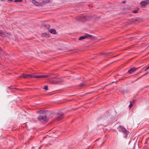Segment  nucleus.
Masks as SVG:
<instances>
[{"label":"nucleus","instance_id":"bb28decb","mask_svg":"<svg viewBox=\"0 0 149 149\" xmlns=\"http://www.w3.org/2000/svg\"><path fill=\"white\" fill-rule=\"evenodd\" d=\"M123 3H125V1H124V2H123Z\"/></svg>","mask_w":149,"mask_h":149},{"label":"nucleus","instance_id":"6ab92c4d","mask_svg":"<svg viewBox=\"0 0 149 149\" xmlns=\"http://www.w3.org/2000/svg\"><path fill=\"white\" fill-rule=\"evenodd\" d=\"M148 69H149V66L146 68L145 70V71H146L147 70H148Z\"/></svg>","mask_w":149,"mask_h":149},{"label":"nucleus","instance_id":"0eeeda50","mask_svg":"<svg viewBox=\"0 0 149 149\" xmlns=\"http://www.w3.org/2000/svg\"><path fill=\"white\" fill-rule=\"evenodd\" d=\"M58 115H59V116L57 117L56 118V120L57 121H58L61 120V116H63V114L62 113H61L60 114H59Z\"/></svg>","mask_w":149,"mask_h":149},{"label":"nucleus","instance_id":"ddd939ff","mask_svg":"<svg viewBox=\"0 0 149 149\" xmlns=\"http://www.w3.org/2000/svg\"><path fill=\"white\" fill-rule=\"evenodd\" d=\"M42 36L43 37H48V35L46 33H43L42 34Z\"/></svg>","mask_w":149,"mask_h":149},{"label":"nucleus","instance_id":"9d476101","mask_svg":"<svg viewBox=\"0 0 149 149\" xmlns=\"http://www.w3.org/2000/svg\"><path fill=\"white\" fill-rule=\"evenodd\" d=\"M146 0L145 1H142L140 3V5L142 6H144L147 4V3Z\"/></svg>","mask_w":149,"mask_h":149},{"label":"nucleus","instance_id":"9b49d317","mask_svg":"<svg viewBox=\"0 0 149 149\" xmlns=\"http://www.w3.org/2000/svg\"><path fill=\"white\" fill-rule=\"evenodd\" d=\"M49 32L55 34L56 33V31L54 29H51L50 30Z\"/></svg>","mask_w":149,"mask_h":149},{"label":"nucleus","instance_id":"39448f33","mask_svg":"<svg viewBox=\"0 0 149 149\" xmlns=\"http://www.w3.org/2000/svg\"><path fill=\"white\" fill-rule=\"evenodd\" d=\"M48 76L46 75H37V76H34L32 75V78H40L43 77H48Z\"/></svg>","mask_w":149,"mask_h":149},{"label":"nucleus","instance_id":"4be33fe9","mask_svg":"<svg viewBox=\"0 0 149 149\" xmlns=\"http://www.w3.org/2000/svg\"><path fill=\"white\" fill-rule=\"evenodd\" d=\"M82 17H81V18L80 19V20L81 21H84V20H83V19H82Z\"/></svg>","mask_w":149,"mask_h":149},{"label":"nucleus","instance_id":"cd10ccee","mask_svg":"<svg viewBox=\"0 0 149 149\" xmlns=\"http://www.w3.org/2000/svg\"><path fill=\"white\" fill-rule=\"evenodd\" d=\"M0 50H1V49L0 48Z\"/></svg>","mask_w":149,"mask_h":149},{"label":"nucleus","instance_id":"a211bd4d","mask_svg":"<svg viewBox=\"0 0 149 149\" xmlns=\"http://www.w3.org/2000/svg\"><path fill=\"white\" fill-rule=\"evenodd\" d=\"M138 12V10H134L133 11V12L134 13H137Z\"/></svg>","mask_w":149,"mask_h":149},{"label":"nucleus","instance_id":"6e6552de","mask_svg":"<svg viewBox=\"0 0 149 149\" xmlns=\"http://www.w3.org/2000/svg\"><path fill=\"white\" fill-rule=\"evenodd\" d=\"M62 82V80L61 79H60L59 80L56 81H52L51 82V83L53 84H57L58 83H60Z\"/></svg>","mask_w":149,"mask_h":149},{"label":"nucleus","instance_id":"f257e3e1","mask_svg":"<svg viewBox=\"0 0 149 149\" xmlns=\"http://www.w3.org/2000/svg\"><path fill=\"white\" fill-rule=\"evenodd\" d=\"M38 119L41 122L47 121L48 120L46 116L42 115L39 116L38 118Z\"/></svg>","mask_w":149,"mask_h":149},{"label":"nucleus","instance_id":"f3484780","mask_svg":"<svg viewBox=\"0 0 149 149\" xmlns=\"http://www.w3.org/2000/svg\"><path fill=\"white\" fill-rule=\"evenodd\" d=\"M48 86H45V87H44V88H43L45 90H47L48 89Z\"/></svg>","mask_w":149,"mask_h":149},{"label":"nucleus","instance_id":"aec40b11","mask_svg":"<svg viewBox=\"0 0 149 149\" xmlns=\"http://www.w3.org/2000/svg\"><path fill=\"white\" fill-rule=\"evenodd\" d=\"M132 106V104H131V102H130V104L129 105V107L130 108Z\"/></svg>","mask_w":149,"mask_h":149},{"label":"nucleus","instance_id":"f8f14e48","mask_svg":"<svg viewBox=\"0 0 149 149\" xmlns=\"http://www.w3.org/2000/svg\"><path fill=\"white\" fill-rule=\"evenodd\" d=\"M0 36H2V37H5L6 36V35L3 32L1 31H0Z\"/></svg>","mask_w":149,"mask_h":149},{"label":"nucleus","instance_id":"2eb2a0df","mask_svg":"<svg viewBox=\"0 0 149 149\" xmlns=\"http://www.w3.org/2000/svg\"><path fill=\"white\" fill-rule=\"evenodd\" d=\"M43 111H42L41 110H39V111H37V113H40V114H41V113H43Z\"/></svg>","mask_w":149,"mask_h":149},{"label":"nucleus","instance_id":"423d86ee","mask_svg":"<svg viewBox=\"0 0 149 149\" xmlns=\"http://www.w3.org/2000/svg\"><path fill=\"white\" fill-rule=\"evenodd\" d=\"M137 68H136L134 67L133 68H131L128 70V72L130 74H131L134 71L137 70Z\"/></svg>","mask_w":149,"mask_h":149},{"label":"nucleus","instance_id":"20e7f679","mask_svg":"<svg viewBox=\"0 0 149 149\" xmlns=\"http://www.w3.org/2000/svg\"><path fill=\"white\" fill-rule=\"evenodd\" d=\"M120 131L124 133L127 134L129 133L128 131L123 127H121L119 129Z\"/></svg>","mask_w":149,"mask_h":149},{"label":"nucleus","instance_id":"b1692460","mask_svg":"<svg viewBox=\"0 0 149 149\" xmlns=\"http://www.w3.org/2000/svg\"><path fill=\"white\" fill-rule=\"evenodd\" d=\"M8 1H12V0H8Z\"/></svg>","mask_w":149,"mask_h":149},{"label":"nucleus","instance_id":"1a4fd4ad","mask_svg":"<svg viewBox=\"0 0 149 149\" xmlns=\"http://www.w3.org/2000/svg\"><path fill=\"white\" fill-rule=\"evenodd\" d=\"M32 2L33 4L36 6H38L40 4L35 0H33L32 1Z\"/></svg>","mask_w":149,"mask_h":149},{"label":"nucleus","instance_id":"4468645a","mask_svg":"<svg viewBox=\"0 0 149 149\" xmlns=\"http://www.w3.org/2000/svg\"><path fill=\"white\" fill-rule=\"evenodd\" d=\"M42 26L44 27H46L47 29H49L50 27V25H48L43 24Z\"/></svg>","mask_w":149,"mask_h":149},{"label":"nucleus","instance_id":"dca6fc26","mask_svg":"<svg viewBox=\"0 0 149 149\" xmlns=\"http://www.w3.org/2000/svg\"><path fill=\"white\" fill-rule=\"evenodd\" d=\"M22 0H15L14 2H22Z\"/></svg>","mask_w":149,"mask_h":149},{"label":"nucleus","instance_id":"a878e982","mask_svg":"<svg viewBox=\"0 0 149 149\" xmlns=\"http://www.w3.org/2000/svg\"><path fill=\"white\" fill-rule=\"evenodd\" d=\"M1 1H4V0H1Z\"/></svg>","mask_w":149,"mask_h":149},{"label":"nucleus","instance_id":"f03ea898","mask_svg":"<svg viewBox=\"0 0 149 149\" xmlns=\"http://www.w3.org/2000/svg\"><path fill=\"white\" fill-rule=\"evenodd\" d=\"M20 77L24 79H28L30 78H32V75L23 74Z\"/></svg>","mask_w":149,"mask_h":149},{"label":"nucleus","instance_id":"5701e85b","mask_svg":"<svg viewBox=\"0 0 149 149\" xmlns=\"http://www.w3.org/2000/svg\"><path fill=\"white\" fill-rule=\"evenodd\" d=\"M147 74H148V73H147L145 74H144L143 76L146 75Z\"/></svg>","mask_w":149,"mask_h":149},{"label":"nucleus","instance_id":"7ed1b4c3","mask_svg":"<svg viewBox=\"0 0 149 149\" xmlns=\"http://www.w3.org/2000/svg\"><path fill=\"white\" fill-rule=\"evenodd\" d=\"M92 37V36L89 35L88 34H86L84 36H82L78 38L79 40H81L85 38H88V39Z\"/></svg>","mask_w":149,"mask_h":149},{"label":"nucleus","instance_id":"393cba45","mask_svg":"<svg viewBox=\"0 0 149 149\" xmlns=\"http://www.w3.org/2000/svg\"><path fill=\"white\" fill-rule=\"evenodd\" d=\"M55 78H56L55 77H53L52 78V79H55Z\"/></svg>","mask_w":149,"mask_h":149},{"label":"nucleus","instance_id":"412c9836","mask_svg":"<svg viewBox=\"0 0 149 149\" xmlns=\"http://www.w3.org/2000/svg\"><path fill=\"white\" fill-rule=\"evenodd\" d=\"M146 2L147 4H148L149 5V0H146Z\"/></svg>","mask_w":149,"mask_h":149}]
</instances>
